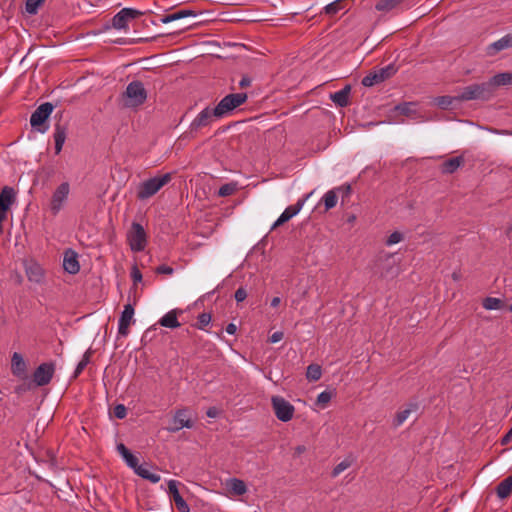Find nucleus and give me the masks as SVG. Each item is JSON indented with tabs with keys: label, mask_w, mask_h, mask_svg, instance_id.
<instances>
[{
	"label": "nucleus",
	"mask_w": 512,
	"mask_h": 512,
	"mask_svg": "<svg viewBox=\"0 0 512 512\" xmlns=\"http://www.w3.org/2000/svg\"><path fill=\"white\" fill-rule=\"evenodd\" d=\"M307 450L306 446L304 445H298L294 448V457H299L301 454L305 453Z\"/></svg>",
	"instance_id": "obj_54"
},
{
	"label": "nucleus",
	"mask_w": 512,
	"mask_h": 512,
	"mask_svg": "<svg viewBox=\"0 0 512 512\" xmlns=\"http://www.w3.org/2000/svg\"><path fill=\"white\" fill-rule=\"evenodd\" d=\"M55 372L53 363L40 364L33 373V382L35 386H45L50 383Z\"/></svg>",
	"instance_id": "obj_9"
},
{
	"label": "nucleus",
	"mask_w": 512,
	"mask_h": 512,
	"mask_svg": "<svg viewBox=\"0 0 512 512\" xmlns=\"http://www.w3.org/2000/svg\"><path fill=\"white\" fill-rule=\"evenodd\" d=\"M26 371V364L23 357L15 352L12 356V372L17 377H22Z\"/></svg>",
	"instance_id": "obj_29"
},
{
	"label": "nucleus",
	"mask_w": 512,
	"mask_h": 512,
	"mask_svg": "<svg viewBox=\"0 0 512 512\" xmlns=\"http://www.w3.org/2000/svg\"><path fill=\"white\" fill-rule=\"evenodd\" d=\"M125 106L137 107L142 105L147 99V92L141 81L135 80L130 82L123 93Z\"/></svg>",
	"instance_id": "obj_3"
},
{
	"label": "nucleus",
	"mask_w": 512,
	"mask_h": 512,
	"mask_svg": "<svg viewBox=\"0 0 512 512\" xmlns=\"http://www.w3.org/2000/svg\"><path fill=\"white\" fill-rule=\"evenodd\" d=\"M434 102L437 106H439L441 109H448L451 106H453L455 103L460 102L458 99V95L455 96H439L434 99Z\"/></svg>",
	"instance_id": "obj_33"
},
{
	"label": "nucleus",
	"mask_w": 512,
	"mask_h": 512,
	"mask_svg": "<svg viewBox=\"0 0 512 512\" xmlns=\"http://www.w3.org/2000/svg\"><path fill=\"white\" fill-rule=\"evenodd\" d=\"M271 405L276 418L282 422L290 421L295 413L294 406L281 396H272Z\"/></svg>",
	"instance_id": "obj_7"
},
{
	"label": "nucleus",
	"mask_w": 512,
	"mask_h": 512,
	"mask_svg": "<svg viewBox=\"0 0 512 512\" xmlns=\"http://www.w3.org/2000/svg\"><path fill=\"white\" fill-rule=\"evenodd\" d=\"M133 471L135 474H137L139 477L150 481L151 483H158L161 479L160 475L152 471V467H150L148 464H139L133 468Z\"/></svg>",
	"instance_id": "obj_17"
},
{
	"label": "nucleus",
	"mask_w": 512,
	"mask_h": 512,
	"mask_svg": "<svg viewBox=\"0 0 512 512\" xmlns=\"http://www.w3.org/2000/svg\"><path fill=\"white\" fill-rule=\"evenodd\" d=\"M67 136V128L66 126L57 123L55 124V130H54V141H55V153L59 154L62 151L63 145L65 143Z\"/></svg>",
	"instance_id": "obj_22"
},
{
	"label": "nucleus",
	"mask_w": 512,
	"mask_h": 512,
	"mask_svg": "<svg viewBox=\"0 0 512 512\" xmlns=\"http://www.w3.org/2000/svg\"><path fill=\"white\" fill-rule=\"evenodd\" d=\"M283 332H280V331H277V332H274L271 336H270V342L271 343H277L279 341H281L283 339Z\"/></svg>",
	"instance_id": "obj_53"
},
{
	"label": "nucleus",
	"mask_w": 512,
	"mask_h": 512,
	"mask_svg": "<svg viewBox=\"0 0 512 512\" xmlns=\"http://www.w3.org/2000/svg\"><path fill=\"white\" fill-rule=\"evenodd\" d=\"M483 307L486 310H498L503 307V301L496 297H487L483 300Z\"/></svg>",
	"instance_id": "obj_36"
},
{
	"label": "nucleus",
	"mask_w": 512,
	"mask_h": 512,
	"mask_svg": "<svg viewBox=\"0 0 512 512\" xmlns=\"http://www.w3.org/2000/svg\"><path fill=\"white\" fill-rule=\"evenodd\" d=\"M337 199L338 197L336 195V190H329L328 192H326L323 196V201L326 210L334 208L337 204Z\"/></svg>",
	"instance_id": "obj_39"
},
{
	"label": "nucleus",
	"mask_w": 512,
	"mask_h": 512,
	"mask_svg": "<svg viewBox=\"0 0 512 512\" xmlns=\"http://www.w3.org/2000/svg\"><path fill=\"white\" fill-rule=\"evenodd\" d=\"M127 242L133 252L144 251L147 246V234L144 227L137 222L131 224L127 232Z\"/></svg>",
	"instance_id": "obj_5"
},
{
	"label": "nucleus",
	"mask_w": 512,
	"mask_h": 512,
	"mask_svg": "<svg viewBox=\"0 0 512 512\" xmlns=\"http://www.w3.org/2000/svg\"><path fill=\"white\" fill-rule=\"evenodd\" d=\"M206 415L210 418H215L218 415V411L216 408L212 407L207 410Z\"/></svg>",
	"instance_id": "obj_58"
},
{
	"label": "nucleus",
	"mask_w": 512,
	"mask_h": 512,
	"mask_svg": "<svg viewBox=\"0 0 512 512\" xmlns=\"http://www.w3.org/2000/svg\"><path fill=\"white\" fill-rule=\"evenodd\" d=\"M131 278L134 284L142 281V273L137 266H133L131 270Z\"/></svg>",
	"instance_id": "obj_49"
},
{
	"label": "nucleus",
	"mask_w": 512,
	"mask_h": 512,
	"mask_svg": "<svg viewBox=\"0 0 512 512\" xmlns=\"http://www.w3.org/2000/svg\"><path fill=\"white\" fill-rule=\"evenodd\" d=\"M331 393L329 391L321 392L317 397V403L319 405L325 406L331 400Z\"/></svg>",
	"instance_id": "obj_48"
},
{
	"label": "nucleus",
	"mask_w": 512,
	"mask_h": 512,
	"mask_svg": "<svg viewBox=\"0 0 512 512\" xmlns=\"http://www.w3.org/2000/svg\"><path fill=\"white\" fill-rule=\"evenodd\" d=\"M351 92V86L345 85L341 90L331 93L330 99L334 102L335 105L339 107H346L349 105V96Z\"/></svg>",
	"instance_id": "obj_20"
},
{
	"label": "nucleus",
	"mask_w": 512,
	"mask_h": 512,
	"mask_svg": "<svg viewBox=\"0 0 512 512\" xmlns=\"http://www.w3.org/2000/svg\"><path fill=\"white\" fill-rule=\"evenodd\" d=\"M512 492V475L502 480L496 487V494L499 499H506Z\"/></svg>",
	"instance_id": "obj_28"
},
{
	"label": "nucleus",
	"mask_w": 512,
	"mask_h": 512,
	"mask_svg": "<svg viewBox=\"0 0 512 512\" xmlns=\"http://www.w3.org/2000/svg\"><path fill=\"white\" fill-rule=\"evenodd\" d=\"M305 203L304 199H299L295 204L288 206L282 214L279 216V218L274 222V224L271 227V230L276 229L277 227L283 225L287 221H289L291 218L296 216L302 209L303 205Z\"/></svg>",
	"instance_id": "obj_14"
},
{
	"label": "nucleus",
	"mask_w": 512,
	"mask_h": 512,
	"mask_svg": "<svg viewBox=\"0 0 512 512\" xmlns=\"http://www.w3.org/2000/svg\"><path fill=\"white\" fill-rule=\"evenodd\" d=\"M193 427V421L188 415L187 409H178L174 417L171 421V425L167 427V430L171 433H175L180 431L183 428H192Z\"/></svg>",
	"instance_id": "obj_11"
},
{
	"label": "nucleus",
	"mask_w": 512,
	"mask_h": 512,
	"mask_svg": "<svg viewBox=\"0 0 512 512\" xmlns=\"http://www.w3.org/2000/svg\"><path fill=\"white\" fill-rule=\"evenodd\" d=\"M235 300L237 302H242L246 299L247 297V292H246V289L243 288V287H239L236 291H235Z\"/></svg>",
	"instance_id": "obj_50"
},
{
	"label": "nucleus",
	"mask_w": 512,
	"mask_h": 512,
	"mask_svg": "<svg viewBox=\"0 0 512 512\" xmlns=\"http://www.w3.org/2000/svg\"><path fill=\"white\" fill-rule=\"evenodd\" d=\"M322 369L318 364H310L307 367L306 377L310 381H317L321 378Z\"/></svg>",
	"instance_id": "obj_37"
},
{
	"label": "nucleus",
	"mask_w": 512,
	"mask_h": 512,
	"mask_svg": "<svg viewBox=\"0 0 512 512\" xmlns=\"http://www.w3.org/2000/svg\"><path fill=\"white\" fill-rule=\"evenodd\" d=\"M173 272H174V269L167 265H160L156 268V273H158V274L172 275Z\"/></svg>",
	"instance_id": "obj_52"
},
{
	"label": "nucleus",
	"mask_w": 512,
	"mask_h": 512,
	"mask_svg": "<svg viewBox=\"0 0 512 512\" xmlns=\"http://www.w3.org/2000/svg\"><path fill=\"white\" fill-rule=\"evenodd\" d=\"M352 465V460L350 459H344L343 461H341L339 464H337L332 472H331V476L333 478H336L337 476H339L344 470L348 469L350 466Z\"/></svg>",
	"instance_id": "obj_41"
},
{
	"label": "nucleus",
	"mask_w": 512,
	"mask_h": 512,
	"mask_svg": "<svg viewBox=\"0 0 512 512\" xmlns=\"http://www.w3.org/2000/svg\"><path fill=\"white\" fill-rule=\"evenodd\" d=\"M226 486L230 493L236 496H242L247 492L246 484L238 478H230L226 482Z\"/></svg>",
	"instance_id": "obj_27"
},
{
	"label": "nucleus",
	"mask_w": 512,
	"mask_h": 512,
	"mask_svg": "<svg viewBox=\"0 0 512 512\" xmlns=\"http://www.w3.org/2000/svg\"><path fill=\"white\" fill-rule=\"evenodd\" d=\"M488 84H490V89L492 91V94L494 95V90L496 87L512 85V73L511 72L499 73V74L493 76L488 81Z\"/></svg>",
	"instance_id": "obj_24"
},
{
	"label": "nucleus",
	"mask_w": 512,
	"mask_h": 512,
	"mask_svg": "<svg viewBox=\"0 0 512 512\" xmlns=\"http://www.w3.org/2000/svg\"><path fill=\"white\" fill-rule=\"evenodd\" d=\"M134 307L128 303L124 306L119 321H118V334L126 337L129 334V326L133 321Z\"/></svg>",
	"instance_id": "obj_13"
},
{
	"label": "nucleus",
	"mask_w": 512,
	"mask_h": 512,
	"mask_svg": "<svg viewBox=\"0 0 512 512\" xmlns=\"http://www.w3.org/2000/svg\"><path fill=\"white\" fill-rule=\"evenodd\" d=\"M190 16L195 17L196 16V12L193 11V10H189V9H182V10H179V11H177L175 13L165 15L161 19V22L164 23V24H167V23H170V22H173V21H176V20H180V19H183V18H186V17H190Z\"/></svg>",
	"instance_id": "obj_30"
},
{
	"label": "nucleus",
	"mask_w": 512,
	"mask_h": 512,
	"mask_svg": "<svg viewBox=\"0 0 512 512\" xmlns=\"http://www.w3.org/2000/svg\"><path fill=\"white\" fill-rule=\"evenodd\" d=\"M419 408V405L415 402H411L406 405V407L399 412H397L394 420L393 425L394 427L401 426L410 416L411 413L416 412Z\"/></svg>",
	"instance_id": "obj_21"
},
{
	"label": "nucleus",
	"mask_w": 512,
	"mask_h": 512,
	"mask_svg": "<svg viewBox=\"0 0 512 512\" xmlns=\"http://www.w3.org/2000/svg\"><path fill=\"white\" fill-rule=\"evenodd\" d=\"M69 194V184L67 182H64L60 184L57 189L54 191L51 203H50V209L51 212L56 215L61 210L63 203L67 199Z\"/></svg>",
	"instance_id": "obj_12"
},
{
	"label": "nucleus",
	"mask_w": 512,
	"mask_h": 512,
	"mask_svg": "<svg viewBox=\"0 0 512 512\" xmlns=\"http://www.w3.org/2000/svg\"><path fill=\"white\" fill-rule=\"evenodd\" d=\"M280 302H281L280 297H274V298L271 300V306H272V307H274V308H276V307H278V306H279Z\"/></svg>",
	"instance_id": "obj_59"
},
{
	"label": "nucleus",
	"mask_w": 512,
	"mask_h": 512,
	"mask_svg": "<svg viewBox=\"0 0 512 512\" xmlns=\"http://www.w3.org/2000/svg\"><path fill=\"white\" fill-rule=\"evenodd\" d=\"M236 330H237V327L234 323H229L227 326H226V332L230 335H233L236 333Z\"/></svg>",
	"instance_id": "obj_57"
},
{
	"label": "nucleus",
	"mask_w": 512,
	"mask_h": 512,
	"mask_svg": "<svg viewBox=\"0 0 512 512\" xmlns=\"http://www.w3.org/2000/svg\"><path fill=\"white\" fill-rule=\"evenodd\" d=\"M397 72V69L394 64H389L385 67L376 69L370 72L368 75L363 77L361 83L365 87H371L376 84H379L390 77H392Z\"/></svg>",
	"instance_id": "obj_8"
},
{
	"label": "nucleus",
	"mask_w": 512,
	"mask_h": 512,
	"mask_svg": "<svg viewBox=\"0 0 512 512\" xmlns=\"http://www.w3.org/2000/svg\"><path fill=\"white\" fill-rule=\"evenodd\" d=\"M402 239H403V235L400 232L395 231V232L391 233L389 235V237L387 238L386 245L391 246V245L397 244L400 241H402Z\"/></svg>",
	"instance_id": "obj_47"
},
{
	"label": "nucleus",
	"mask_w": 512,
	"mask_h": 512,
	"mask_svg": "<svg viewBox=\"0 0 512 512\" xmlns=\"http://www.w3.org/2000/svg\"><path fill=\"white\" fill-rule=\"evenodd\" d=\"M113 414L117 419H124L127 415V408L123 404H117L113 408Z\"/></svg>",
	"instance_id": "obj_46"
},
{
	"label": "nucleus",
	"mask_w": 512,
	"mask_h": 512,
	"mask_svg": "<svg viewBox=\"0 0 512 512\" xmlns=\"http://www.w3.org/2000/svg\"><path fill=\"white\" fill-rule=\"evenodd\" d=\"M506 235L508 238H512V224L507 228Z\"/></svg>",
	"instance_id": "obj_61"
},
{
	"label": "nucleus",
	"mask_w": 512,
	"mask_h": 512,
	"mask_svg": "<svg viewBox=\"0 0 512 512\" xmlns=\"http://www.w3.org/2000/svg\"><path fill=\"white\" fill-rule=\"evenodd\" d=\"M91 354H92L91 349H88L84 353L81 361L77 364V366L75 368L74 375H73L74 378H77L81 374V372L85 369V367L89 364Z\"/></svg>",
	"instance_id": "obj_38"
},
{
	"label": "nucleus",
	"mask_w": 512,
	"mask_h": 512,
	"mask_svg": "<svg viewBox=\"0 0 512 512\" xmlns=\"http://www.w3.org/2000/svg\"><path fill=\"white\" fill-rule=\"evenodd\" d=\"M53 109L54 105L50 102H45L37 107L30 117L31 126L38 132L45 133L48 130V126H45L44 124L53 112Z\"/></svg>",
	"instance_id": "obj_6"
},
{
	"label": "nucleus",
	"mask_w": 512,
	"mask_h": 512,
	"mask_svg": "<svg viewBox=\"0 0 512 512\" xmlns=\"http://www.w3.org/2000/svg\"><path fill=\"white\" fill-rule=\"evenodd\" d=\"M128 18L120 10L112 19V25L115 29L125 30L128 28Z\"/></svg>",
	"instance_id": "obj_35"
},
{
	"label": "nucleus",
	"mask_w": 512,
	"mask_h": 512,
	"mask_svg": "<svg viewBox=\"0 0 512 512\" xmlns=\"http://www.w3.org/2000/svg\"><path fill=\"white\" fill-rule=\"evenodd\" d=\"M250 84H251V79L248 76H243L239 82L240 88H246V87L250 86Z\"/></svg>",
	"instance_id": "obj_56"
},
{
	"label": "nucleus",
	"mask_w": 512,
	"mask_h": 512,
	"mask_svg": "<svg viewBox=\"0 0 512 512\" xmlns=\"http://www.w3.org/2000/svg\"><path fill=\"white\" fill-rule=\"evenodd\" d=\"M342 0H335L324 7V11L327 15L333 16L338 13L343 7L341 6Z\"/></svg>",
	"instance_id": "obj_42"
},
{
	"label": "nucleus",
	"mask_w": 512,
	"mask_h": 512,
	"mask_svg": "<svg viewBox=\"0 0 512 512\" xmlns=\"http://www.w3.org/2000/svg\"><path fill=\"white\" fill-rule=\"evenodd\" d=\"M171 173L155 176L141 182L137 188L136 196L139 200H147L154 196L162 187L171 181Z\"/></svg>",
	"instance_id": "obj_1"
},
{
	"label": "nucleus",
	"mask_w": 512,
	"mask_h": 512,
	"mask_svg": "<svg viewBox=\"0 0 512 512\" xmlns=\"http://www.w3.org/2000/svg\"><path fill=\"white\" fill-rule=\"evenodd\" d=\"M178 484L179 482L176 480H169L168 481V493L170 497L173 499L176 508L180 512H190V507L187 504V502L183 499V497L180 495L178 490Z\"/></svg>",
	"instance_id": "obj_15"
},
{
	"label": "nucleus",
	"mask_w": 512,
	"mask_h": 512,
	"mask_svg": "<svg viewBox=\"0 0 512 512\" xmlns=\"http://www.w3.org/2000/svg\"><path fill=\"white\" fill-rule=\"evenodd\" d=\"M511 440H512V427L506 433V435L503 436V438L501 439V444L502 445H507L508 443H510Z\"/></svg>",
	"instance_id": "obj_55"
},
{
	"label": "nucleus",
	"mask_w": 512,
	"mask_h": 512,
	"mask_svg": "<svg viewBox=\"0 0 512 512\" xmlns=\"http://www.w3.org/2000/svg\"><path fill=\"white\" fill-rule=\"evenodd\" d=\"M45 0H26L25 11L29 15H36Z\"/></svg>",
	"instance_id": "obj_40"
},
{
	"label": "nucleus",
	"mask_w": 512,
	"mask_h": 512,
	"mask_svg": "<svg viewBox=\"0 0 512 512\" xmlns=\"http://www.w3.org/2000/svg\"><path fill=\"white\" fill-rule=\"evenodd\" d=\"M236 191V185L234 183H227L222 185L218 190L220 197H227L232 195Z\"/></svg>",
	"instance_id": "obj_43"
},
{
	"label": "nucleus",
	"mask_w": 512,
	"mask_h": 512,
	"mask_svg": "<svg viewBox=\"0 0 512 512\" xmlns=\"http://www.w3.org/2000/svg\"><path fill=\"white\" fill-rule=\"evenodd\" d=\"M247 100L246 93H232L226 95L215 107L216 118H223Z\"/></svg>",
	"instance_id": "obj_4"
},
{
	"label": "nucleus",
	"mask_w": 512,
	"mask_h": 512,
	"mask_svg": "<svg viewBox=\"0 0 512 512\" xmlns=\"http://www.w3.org/2000/svg\"><path fill=\"white\" fill-rule=\"evenodd\" d=\"M121 11L124 15H126L129 21L143 15V12L134 8H123Z\"/></svg>",
	"instance_id": "obj_45"
},
{
	"label": "nucleus",
	"mask_w": 512,
	"mask_h": 512,
	"mask_svg": "<svg viewBox=\"0 0 512 512\" xmlns=\"http://www.w3.org/2000/svg\"><path fill=\"white\" fill-rule=\"evenodd\" d=\"M465 160L463 156H457L444 161L441 165V172L443 174H452L459 167L464 164Z\"/></svg>",
	"instance_id": "obj_25"
},
{
	"label": "nucleus",
	"mask_w": 512,
	"mask_h": 512,
	"mask_svg": "<svg viewBox=\"0 0 512 512\" xmlns=\"http://www.w3.org/2000/svg\"><path fill=\"white\" fill-rule=\"evenodd\" d=\"M508 48H512V33L506 34L499 40L491 43L487 48V52L490 56H493Z\"/></svg>",
	"instance_id": "obj_19"
},
{
	"label": "nucleus",
	"mask_w": 512,
	"mask_h": 512,
	"mask_svg": "<svg viewBox=\"0 0 512 512\" xmlns=\"http://www.w3.org/2000/svg\"><path fill=\"white\" fill-rule=\"evenodd\" d=\"M116 448L126 464L133 469L138 463L137 457H135L123 443H119Z\"/></svg>",
	"instance_id": "obj_31"
},
{
	"label": "nucleus",
	"mask_w": 512,
	"mask_h": 512,
	"mask_svg": "<svg viewBox=\"0 0 512 512\" xmlns=\"http://www.w3.org/2000/svg\"><path fill=\"white\" fill-rule=\"evenodd\" d=\"M216 118L215 108H204L191 122L190 132H197L198 130L209 126Z\"/></svg>",
	"instance_id": "obj_10"
},
{
	"label": "nucleus",
	"mask_w": 512,
	"mask_h": 512,
	"mask_svg": "<svg viewBox=\"0 0 512 512\" xmlns=\"http://www.w3.org/2000/svg\"><path fill=\"white\" fill-rule=\"evenodd\" d=\"M178 312L179 311L176 309L167 312L164 316L160 318L158 324H160L163 327L171 329L180 327L181 324L177 318Z\"/></svg>",
	"instance_id": "obj_26"
},
{
	"label": "nucleus",
	"mask_w": 512,
	"mask_h": 512,
	"mask_svg": "<svg viewBox=\"0 0 512 512\" xmlns=\"http://www.w3.org/2000/svg\"><path fill=\"white\" fill-rule=\"evenodd\" d=\"M336 191L341 193L342 200L344 201L345 198H348L351 194V186L350 185H343L341 187H338Z\"/></svg>",
	"instance_id": "obj_51"
},
{
	"label": "nucleus",
	"mask_w": 512,
	"mask_h": 512,
	"mask_svg": "<svg viewBox=\"0 0 512 512\" xmlns=\"http://www.w3.org/2000/svg\"><path fill=\"white\" fill-rule=\"evenodd\" d=\"M7 218L6 215H3V214H0V235L3 233V226H2V223L3 221H5Z\"/></svg>",
	"instance_id": "obj_60"
},
{
	"label": "nucleus",
	"mask_w": 512,
	"mask_h": 512,
	"mask_svg": "<svg viewBox=\"0 0 512 512\" xmlns=\"http://www.w3.org/2000/svg\"><path fill=\"white\" fill-rule=\"evenodd\" d=\"M27 277L30 281L39 283L43 278V272L39 265L33 264L26 269Z\"/></svg>",
	"instance_id": "obj_34"
},
{
	"label": "nucleus",
	"mask_w": 512,
	"mask_h": 512,
	"mask_svg": "<svg viewBox=\"0 0 512 512\" xmlns=\"http://www.w3.org/2000/svg\"><path fill=\"white\" fill-rule=\"evenodd\" d=\"M493 96L490 84L487 82L475 83L462 88L458 94V99L462 101L481 100L487 101Z\"/></svg>",
	"instance_id": "obj_2"
},
{
	"label": "nucleus",
	"mask_w": 512,
	"mask_h": 512,
	"mask_svg": "<svg viewBox=\"0 0 512 512\" xmlns=\"http://www.w3.org/2000/svg\"><path fill=\"white\" fill-rule=\"evenodd\" d=\"M416 106L417 104L414 102H404L395 106V110L402 115L415 119L417 114Z\"/></svg>",
	"instance_id": "obj_32"
},
{
	"label": "nucleus",
	"mask_w": 512,
	"mask_h": 512,
	"mask_svg": "<svg viewBox=\"0 0 512 512\" xmlns=\"http://www.w3.org/2000/svg\"><path fill=\"white\" fill-rule=\"evenodd\" d=\"M511 311H512V303H511V307H510Z\"/></svg>",
	"instance_id": "obj_62"
},
{
	"label": "nucleus",
	"mask_w": 512,
	"mask_h": 512,
	"mask_svg": "<svg viewBox=\"0 0 512 512\" xmlns=\"http://www.w3.org/2000/svg\"><path fill=\"white\" fill-rule=\"evenodd\" d=\"M402 4H406V8H408L411 5V2L408 0H379L376 3L375 8L381 12H389L398 8Z\"/></svg>",
	"instance_id": "obj_23"
},
{
	"label": "nucleus",
	"mask_w": 512,
	"mask_h": 512,
	"mask_svg": "<svg viewBox=\"0 0 512 512\" xmlns=\"http://www.w3.org/2000/svg\"><path fill=\"white\" fill-rule=\"evenodd\" d=\"M197 319L198 321L195 326L198 329L204 330L205 327L211 322V315L209 313H201Z\"/></svg>",
	"instance_id": "obj_44"
},
{
	"label": "nucleus",
	"mask_w": 512,
	"mask_h": 512,
	"mask_svg": "<svg viewBox=\"0 0 512 512\" xmlns=\"http://www.w3.org/2000/svg\"><path fill=\"white\" fill-rule=\"evenodd\" d=\"M63 268L69 274H77L80 270L78 254L73 249H67L64 252Z\"/></svg>",
	"instance_id": "obj_16"
},
{
	"label": "nucleus",
	"mask_w": 512,
	"mask_h": 512,
	"mask_svg": "<svg viewBox=\"0 0 512 512\" xmlns=\"http://www.w3.org/2000/svg\"><path fill=\"white\" fill-rule=\"evenodd\" d=\"M15 191L12 187H4L0 193V214L7 216V211L14 202Z\"/></svg>",
	"instance_id": "obj_18"
}]
</instances>
